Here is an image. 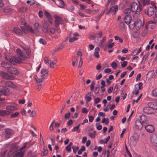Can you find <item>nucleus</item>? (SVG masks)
Returning a JSON list of instances; mask_svg holds the SVG:
<instances>
[{
	"instance_id": "nucleus-25",
	"label": "nucleus",
	"mask_w": 157,
	"mask_h": 157,
	"mask_svg": "<svg viewBox=\"0 0 157 157\" xmlns=\"http://www.w3.org/2000/svg\"><path fill=\"white\" fill-rule=\"evenodd\" d=\"M141 51V48H139L135 49L132 52V55L133 56H135L140 53Z\"/></svg>"
},
{
	"instance_id": "nucleus-36",
	"label": "nucleus",
	"mask_w": 157,
	"mask_h": 157,
	"mask_svg": "<svg viewBox=\"0 0 157 157\" xmlns=\"http://www.w3.org/2000/svg\"><path fill=\"white\" fill-rule=\"evenodd\" d=\"M143 6H145L146 5L149 4V0H140Z\"/></svg>"
},
{
	"instance_id": "nucleus-39",
	"label": "nucleus",
	"mask_w": 157,
	"mask_h": 157,
	"mask_svg": "<svg viewBox=\"0 0 157 157\" xmlns=\"http://www.w3.org/2000/svg\"><path fill=\"white\" fill-rule=\"evenodd\" d=\"M119 27L120 29L123 30L125 28V24L123 22H121L119 24Z\"/></svg>"
},
{
	"instance_id": "nucleus-30",
	"label": "nucleus",
	"mask_w": 157,
	"mask_h": 157,
	"mask_svg": "<svg viewBox=\"0 0 157 157\" xmlns=\"http://www.w3.org/2000/svg\"><path fill=\"white\" fill-rule=\"evenodd\" d=\"M8 115L6 110H0V116L5 117L6 116Z\"/></svg>"
},
{
	"instance_id": "nucleus-52",
	"label": "nucleus",
	"mask_w": 157,
	"mask_h": 157,
	"mask_svg": "<svg viewBox=\"0 0 157 157\" xmlns=\"http://www.w3.org/2000/svg\"><path fill=\"white\" fill-rule=\"evenodd\" d=\"M99 90H100V86H98L96 87L95 88V89L94 90V92L95 94H97L99 92Z\"/></svg>"
},
{
	"instance_id": "nucleus-34",
	"label": "nucleus",
	"mask_w": 157,
	"mask_h": 157,
	"mask_svg": "<svg viewBox=\"0 0 157 157\" xmlns=\"http://www.w3.org/2000/svg\"><path fill=\"white\" fill-rule=\"evenodd\" d=\"M24 154V152L20 151L16 153V155L18 157H23Z\"/></svg>"
},
{
	"instance_id": "nucleus-40",
	"label": "nucleus",
	"mask_w": 157,
	"mask_h": 157,
	"mask_svg": "<svg viewBox=\"0 0 157 157\" xmlns=\"http://www.w3.org/2000/svg\"><path fill=\"white\" fill-rule=\"evenodd\" d=\"M64 44H59V46L57 49L56 51H59V50H62L64 48Z\"/></svg>"
},
{
	"instance_id": "nucleus-50",
	"label": "nucleus",
	"mask_w": 157,
	"mask_h": 157,
	"mask_svg": "<svg viewBox=\"0 0 157 157\" xmlns=\"http://www.w3.org/2000/svg\"><path fill=\"white\" fill-rule=\"evenodd\" d=\"M39 42L40 43L43 45L45 44L46 43V40L42 38H41L40 39Z\"/></svg>"
},
{
	"instance_id": "nucleus-19",
	"label": "nucleus",
	"mask_w": 157,
	"mask_h": 157,
	"mask_svg": "<svg viewBox=\"0 0 157 157\" xmlns=\"http://www.w3.org/2000/svg\"><path fill=\"white\" fill-rule=\"evenodd\" d=\"M45 16L47 18L48 21L51 24L52 23L53 21L51 14L47 11H45L44 12Z\"/></svg>"
},
{
	"instance_id": "nucleus-48",
	"label": "nucleus",
	"mask_w": 157,
	"mask_h": 157,
	"mask_svg": "<svg viewBox=\"0 0 157 157\" xmlns=\"http://www.w3.org/2000/svg\"><path fill=\"white\" fill-rule=\"evenodd\" d=\"M73 60L72 61V64L73 66H74L75 64V62L76 61H78V58L74 56L73 59Z\"/></svg>"
},
{
	"instance_id": "nucleus-6",
	"label": "nucleus",
	"mask_w": 157,
	"mask_h": 157,
	"mask_svg": "<svg viewBox=\"0 0 157 157\" xmlns=\"http://www.w3.org/2000/svg\"><path fill=\"white\" fill-rule=\"evenodd\" d=\"M135 27L137 30H139L141 27L143 26L144 24V22L142 21L140 19H138L135 21Z\"/></svg>"
},
{
	"instance_id": "nucleus-7",
	"label": "nucleus",
	"mask_w": 157,
	"mask_h": 157,
	"mask_svg": "<svg viewBox=\"0 0 157 157\" xmlns=\"http://www.w3.org/2000/svg\"><path fill=\"white\" fill-rule=\"evenodd\" d=\"M143 112L146 114H152L154 113V109L150 106L146 107L143 109Z\"/></svg>"
},
{
	"instance_id": "nucleus-47",
	"label": "nucleus",
	"mask_w": 157,
	"mask_h": 157,
	"mask_svg": "<svg viewBox=\"0 0 157 157\" xmlns=\"http://www.w3.org/2000/svg\"><path fill=\"white\" fill-rule=\"evenodd\" d=\"M73 152L75 154L76 153L77 150H78L79 148L78 147H76L75 146H73L72 147Z\"/></svg>"
},
{
	"instance_id": "nucleus-23",
	"label": "nucleus",
	"mask_w": 157,
	"mask_h": 157,
	"mask_svg": "<svg viewBox=\"0 0 157 157\" xmlns=\"http://www.w3.org/2000/svg\"><path fill=\"white\" fill-rule=\"evenodd\" d=\"M5 86L7 87L15 88L16 86L11 81H7L5 82Z\"/></svg>"
},
{
	"instance_id": "nucleus-35",
	"label": "nucleus",
	"mask_w": 157,
	"mask_h": 157,
	"mask_svg": "<svg viewBox=\"0 0 157 157\" xmlns=\"http://www.w3.org/2000/svg\"><path fill=\"white\" fill-rule=\"evenodd\" d=\"M96 132L94 131L93 132H89L88 133V135L92 138H94L95 137Z\"/></svg>"
},
{
	"instance_id": "nucleus-43",
	"label": "nucleus",
	"mask_w": 157,
	"mask_h": 157,
	"mask_svg": "<svg viewBox=\"0 0 157 157\" xmlns=\"http://www.w3.org/2000/svg\"><path fill=\"white\" fill-rule=\"evenodd\" d=\"M71 116V113L68 112L66 113L64 116V118L65 119H68L70 118Z\"/></svg>"
},
{
	"instance_id": "nucleus-46",
	"label": "nucleus",
	"mask_w": 157,
	"mask_h": 157,
	"mask_svg": "<svg viewBox=\"0 0 157 157\" xmlns=\"http://www.w3.org/2000/svg\"><path fill=\"white\" fill-rule=\"evenodd\" d=\"M77 39H78V38L74 36L72 38H70L69 40V42H71V43L73 42L74 41L77 40Z\"/></svg>"
},
{
	"instance_id": "nucleus-12",
	"label": "nucleus",
	"mask_w": 157,
	"mask_h": 157,
	"mask_svg": "<svg viewBox=\"0 0 157 157\" xmlns=\"http://www.w3.org/2000/svg\"><path fill=\"white\" fill-rule=\"evenodd\" d=\"M44 62L46 64H48L50 65V67L51 68H53L54 67L55 63L49 60L47 57H45Z\"/></svg>"
},
{
	"instance_id": "nucleus-51",
	"label": "nucleus",
	"mask_w": 157,
	"mask_h": 157,
	"mask_svg": "<svg viewBox=\"0 0 157 157\" xmlns=\"http://www.w3.org/2000/svg\"><path fill=\"white\" fill-rule=\"evenodd\" d=\"M19 114V113L18 112H16L13 114H12L11 115V117L12 118L16 117H17Z\"/></svg>"
},
{
	"instance_id": "nucleus-54",
	"label": "nucleus",
	"mask_w": 157,
	"mask_h": 157,
	"mask_svg": "<svg viewBox=\"0 0 157 157\" xmlns=\"http://www.w3.org/2000/svg\"><path fill=\"white\" fill-rule=\"evenodd\" d=\"M101 89L103 88L105 86V81L104 80H102L101 82Z\"/></svg>"
},
{
	"instance_id": "nucleus-63",
	"label": "nucleus",
	"mask_w": 157,
	"mask_h": 157,
	"mask_svg": "<svg viewBox=\"0 0 157 157\" xmlns=\"http://www.w3.org/2000/svg\"><path fill=\"white\" fill-rule=\"evenodd\" d=\"M101 101L100 98H96L94 101V102L95 104H97L99 103Z\"/></svg>"
},
{
	"instance_id": "nucleus-38",
	"label": "nucleus",
	"mask_w": 157,
	"mask_h": 157,
	"mask_svg": "<svg viewBox=\"0 0 157 157\" xmlns=\"http://www.w3.org/2000/svg\"><path fill=\"white\" fill-rule=\"evenodd\" d=\"M30 28H31V27L30 26H25V29L23 31L24 33H27Z\"/></svg>"
},
{
	"instance_id": "nucleus-58",
	"label": "nucleus",
	"mask_w": 157,
	"mask_h": 157,
	"mask_svg": "<svg viewBox=\"0 0 157 157\" xmlns=\"http://www.w3.org/2000/svg\"><path fill=\"white\" fill-rule=\"evenodd\" d=\"M36 115V113L35 111H33L31 112L30 116L32 117H34Z\"/></svg>"
},
{
	"instance_id": "nucleus-60",
	"label": "nucleus",
	"mask_w": 157,
	"mask_h": 157,
	"mask_svg": "<svg viewBox=\"0 0 157 157\" xmlns=\"http://www.w3.org/2000/svg\"><path fill=\"white\" fill-rule=\"evenodd\" d=\"M111 66L113 68H116L117 67V64L115 62H113L111 63Z\"/></svg>"
},
{
	"instance_id": "nucleus-49",
	"label": "nucleus",
	"mask_w": 157,
	"mask_h": 157,
	"mask_svg": "<svg viewBox=\"0 0 157 157\" xmlns=\"http://www.w3.org/2000/svg\"><path fill=\"white\" fill-rule=\"evenodd\" d=\"M44 77H41V78H39L37 80H36V84H38L39 83H40L43 82L44 80Z\"/></svg>"
},
{
	"instance_id": "nucleus-42",
	"label": "nucleus",
	"mask_w": 157,
	"mask_h": 157,
	"mask_svg": "<svg viewBox=\"0 0 157 157\" xmlns=\"http://www.w3.org/2000/svg\"><path fill=\"white\" fill-rule=\"evenodd\" d=\"M102 123H105V124H107L109 123V119L108 118H106L105 117H104L102 118L101 121Z\"/></svg>"
},
{
	"instance_id": "nucleus-8",
	"label": "nucleus",
	"mask_w": 157,
	"mask_h": 157,
	"mask_svg": "<svg viewBox=\"0 0 157 157\" xmlns=\"http://www.w3.org/2000/svg\"><path fill=\"white\" fill-rule=\"evenodd\" d=\"M135 127L138 130H141L143 128V125H145L139 120H136L135 121Z\"/></svg>"
},
{
	"instance_id": "nucleus-59",
	"label": "nucleus",
	"mask_w": 157,
	"mask_h": 157,
	"mask_svg": "<svg viewBox=\"0 0 157 157\" xmlns=\"http://www.w3.org/2000/svg\"><path fill=\"white\" fill-rule=\"evenodd\" d=\"M97 129L98 130H100L102 129V126L101 125H99L98 124H96Z\"/></svg>"
},
{
	"instance_id": "nucleus-32",
	"label": "nucleus",
	"mask_w": 157,
	"mask_h": 157,
	"mask_svg": "<svg viewBox=\"0 0 157 157\" xmlns=\"http://www.w3.org/2000/svg\"><path fill=\"white\" fill-rule=\"evenodd\" d=\"M114 39L115 40H119L120 43H122L123 42V39L119 37L118 36H114Z\"/></svg>"
},
{
	"instance_id": "nucleus-45",
	"label": "nucleus",
	"mask_w": 157,
	"mask_h": 157,
	"mask_svg": "<svg viewBox=\"0 0 157 157\" xmlns=\"http://www.w3.org/2000/svg\"><path fill=\"white\" fill-rule=\"evenodd\" d=\"M148 55L147 54H145L142 58V60L141 61V63H144L146 60L147 57H148Z\"/></svg>"
},
{
	"instance_id": "nucleus-21",
	"label": "nucleus",
	"mask_w": 157,
	"mask_h": 157,
	"mask_svg": "<svg viewBox=\"0 0 157 157\" xmlns=\"http://www.w3.org/2000/svg\"><path fill=\"white\" fill-rule=\"evenodd\" d=\"M132 18V17L130 15H126L124 18L125 22L127 25H128L131 22Z\"/></svg>"
},
{
	"instance_id": "nucleus-9",
	"label": "nucleus",
	"mask_w": 157,
	"mask_h": 157,
	"mask_svg": "<svg viewBox=\"0 0 157 157\" xmlns=\"http://www.w3.org/2000/svg\"><path fill=\"white\" fill-rule=\"evenodd\" d=\"M138 140V138L137 137L135 136H131L130 139V143L131 145L135 146Z\"/></svg>"
},
{
	"instance_id": "nucleus-4",
	"label": "nucleus",
	"mask_w": 157,
	"mask_h": 157,
	"mask_svg": "<svg viewBox=\"0 0 157 157\" xmlns=\"http://www.w3.org/2000/svg\"><path fill=\"white\" fill-rule=\"evenodd\" d=\"M145 13L149 17L152 16L154 13V10L153 7L149 6L146 9Z\"/></svg>"
},
{
	"instance_id": "nucleus-27",
	"label": "nucleus",
	"mask_w": 157,
	"mask_h": 157,
	"mask_svg": "<svg viewBox=\"0 0 157 157\" xmlns=\"http://www.w3.org/2000/svg\"><path fill=\"white\" fill-rule=\"evenodd\" d=\"M91 94L92 93H90L86 96L85 99L86 101V102L87 103H88L92 99L91 97Z\"/></svg>"
},
{
	"instance_id": "nucleus-15",
	"label": "nucleus",
	"mask_w": 157,
	"mask_h": 157,
	"mask_svg": "<svg viewBox=\"0 0 157 157\" xmlns=\"http://www.w3.org/2000/svg\"><path fill=\"white\" fill-rule=\"evenodd\" d=\"M118 10L117 6H112L109 9V10L107 13H112L114 14Z\"/></svg>"
},
{
	"instance_id": "nucleus-37",
	"label": "nucleus",
	"mask_w": 157,
	"mask_h": 157,
	"mask_svg": "<svg viewBox=\"0 0 157 157\" xmlns=\"http://www.w3.org/2000/svg\"><path fill=\"white\" fill-rule=\"evenodd\" d=\"M102 33L101 31H100L98 33H96L95 34V36L96 38H99L102 37Z\"/></svg>"
},
{
	"instance_id": "nucleus-28",
	"label": "nucleus",
	"mask_w": 157,
	"mask_h": 157,
	"mask_svg": "<svg viewBox=\"0 0 157 157\" xmlns=\"http://www.w3.org/2000/svg\"><path fill=\"white\" fill-rule=\"evenodd\" d=\"M1 66L5 68H9L10 67L11 65L8 63H6L5 61H2L1 64Z\"/></svg>"
},
{
	"instance_id": "nucleus-17",
	"label": "nucleus",
	"mask_w": 157,
	"mask_h": 157,
	"mask_svg": "<svg viewBox=\"0 0 157 157\" xmlns=\"http://www.w3.org/2000/svg\"><path fill=\"white\" fill-rule=\"evenodd\" d=\"M49 25L47 22H45L43 25V31L46 33H49L48 27Z\"/></svg>"
},
{
	"instance_id": "nucleus-29",
	"label": "nucleus",
	"mask_w": 157,
	"mask_h": 157,
	"mask_svg": "<svg viewBox=\"0 0 157 157\" xmlns=\"http://www.w3.org/2000/svg\"><path fill=\"white\" fill-rule=\"evenodd\" d=\"M48 71L45 69H42L41 71V73L42 75L41 77H45L46 76V75L48 74Z\"/></svg>"
},
{
	"instance_id": "nucleus-41",
	"label": "nucleus",
	"mask_w": 157,
	"mask_h": 157,
	"mask_svg": "<svg viewBox=\"0 0 157 157\" xmlns=\"http://www.w3.org/2000/svg\"><path fill=\"white\" fill-rule=\"evenodd\" d=\"M28 8L26 7H22L19 9V11L22 13H24L27 10Z\"/></svg>"
},
{
	"instance_id": "nucleus-57",
	"label": "nucleus",
	"mask_w": 157,
	"mask_h": 157,
	"mask_svg": "<svg viewBox=\"0 0 157 157\" xmlns=\"http://www.w3.org/2000/svg\"><path fill=\"white\" fill-rule=\"evenodd\" d=\"M65 149L69 152H70L71 151V147L67 145V146H66Z\"/></svg>"
},
{
	"instance_id": "nucleus-61",
	"label": "nucleus",
	"mask_w": 157,
	"mask_h": 157,
	"mask_svg": "<svg viewBox=\"0 0 157 157\" xmlns=\"http://www.w3.org/2000/svg\"><path fill=\"white\" fill-rule=\"evenodd\" d=\"M82 58L81 57L80 58V60H79V64H78V67L79 68H81L82 64Z\"/></svg>"
},
{
	"instance_id": "nucleus-31",
	"label": "nucleus",
	"mask_w": 157,
	"mask_h": 157,
	"mask_svg": "<svg viewBox=\"0 0 157 157\" xmlns=\"http://www.w3.org/2000/svg\"><path fill=\"white\" fill-rule=\"evenodd\" d=\"M135 21H131L130 24H129V28L131 29H133L134 27L135 26Z\"/></svg>"
},
{
	"instance_id": "nucleus-18",
	"label": "nucleus",
	"mask_w": 157,
	"mask_h": 157,
	"mask_svg": "<svg viewBox=\"0 0 157 157\" xmlns=\"http://www.w3.org/2000/svg\"><path fill=\"white\" fill-rule=\"evenodd\" d=\"M140 122L145 125L148 123L147 117L144 115H142L140 117Z\"/></svg>"
},
{
	"instance_id": "nucleus-33",
	"label": "nucleus",
	"mask_w": 157,
	"mask_h": 157,
	"mask_svg": "<svg viewBox=\"0 0 157 157\" xmlns=\"http://www.w3.org/2000/svg\"><path fill=\"white\" fill-rule=\"evenodd\" d=\"M151 94L153 96L157 98V88L152 90Z\"/></svg>"
},
{
	"instance_id": "nucleus-2",
	"label": "nucleus",
	"mask_w": 157,
	"mask_h": 157,
	"mask_svg": "<svg viewBox=\"0 0 157 157\" xmlns=\"http://www.w3.org/2000/svg\"><path fill=\"white\" fill-rule=\"evenodd\" d=\"M131 8L132 13H135L133 15L134 17L138 16L140 14V11L142 10V6L140 3L133 2L131 5Z\"/></svg>"
},
{
	"instance_id": "nucleus-44",
	"label": "nucleus",
	"mask_w": 157,
	"mask_h": 157,
	"mask_svg": "<svg viewBox=\"0 0 157 157\" xmlns=\"http://www.w3.org/2000/svg\"><path fill=\"white\" fill-rule=\"evenodd\" d=\"M132 12L131 9L129 8L127 9L125 11L124 13L126 15H128L129 14L131 13Z\"/></svg>"
},
{
	"instance_id": "nucleus-14",
	"label": "nucleus",
	"mask_w": 157,
	"mask_h": 157,
	"mask_svg": "<svg viewBox=\"0 0 157 157\" xmlns=\"http://www.w3.org/2000/svg\"><path fill=\"white\" fill-rule=\"evenodd\" d=\"M5 132L6 133V137L7 139L10 138L11 136L13 133V131L9 128L6 129Z\"/></svg>"
},
{
	"instance_id": "nucleus-24",
	"label": "nucleus",
	"mask_w": 157,
	"mask_h": 157,
	"mask_svg": "<svg viewBox=\"0 0 157 157\" xmlns=\"http://www.w3.org/2000/svg\"><path fill=\"white\" fill-rule=\"evenodd\" d=\"M149 106L151 107L153 109L157 110V103L155 102H151L148 103Z\"/></svg>"
},
{
	"instance_id": "nucleus-13",
	"label": "nucleus",
	"mask_w": 157,
	"mask_h": 157,
	"mask_svg": "<svg viewBox=\"0 0 157 157\" xmlns=\"http://www.w3.org/2000/svg\"><path fill=\"white\" fill-rule=\"evenodd\" d=\"M55 18L54 22L55 27H58L60 24H62L63 23V21L60 17L57 16L55 17Z\"/></svg>"
},
{
	"instance_id": "nucleus-22",
	"label": "nucleus",
	"mask_w": 157,
	"mask_h": 157,
	"mask_svg": "<svg viewBox=\"0 0 157 157\" xmlns=\"http://www.w3.org/2000/svg\"><path fill=\"white\" fill-rule=\"evenodd\" d=\"M13 32L18 36H21L23 33L19 29L14 27L13 30Z\"/></svg>"
},
{
	"instance_id": "nucleus-16",
	"label": "nucleus",
	"mask_w": 157,
	"mask_h": 157,
	"mask_svg": "<svg viewBox=\"0 0 157 157\" xmlns=\"http://www.w3.org/2000/svg\"><path fill=\"white\" fill-rule=\"evenodd\" d=\"M8 71L10 73L15 75L19 73L18 71L16 69L10 67L8 69Z\"/></svg>"
},
{
	"instance_id": "nucleus-5",
	"label": "nucleus",
	"mask_w": 157,
	"mask_h": 157,
	"mask_svg": "<svg viewBox=\"0 0 157 157\" xmlns=\"http://www.w3.org/2000/svg\"><path fill=\"white\" fill-rule=\"evenodd\" d=\"M150 140L152 145L157 147V134H152L151 136Z\"/></svg>"
},
{
	"instance_id": "nucleus-10",
	"label": "nucleus",
	"mask_w": 157,
	"mask_h": 157,
	"mask_svg": "<svg viewBox=\"0 0 157 157\" xmlns=\"http://www.w3.org/2000/svg\"><path fill=\"white\" fill-rule=\"evenodd\" d=\"M6 109L7 114L8 115L11 113L12 111L16 110L17 108L15 106L11 105L7 107Z\"/></svg>"
},
{
	"instance_id": "nucleus-11",
	"label": "nucleus",
	"mask_w": 157,
	"mask_h": 157,
	"mask_svg": "<svg viewBox=\"0 0 157 157\" xmlns=\"http://www.w3.org/2000/svg\"><path fill=\"white\" fill-rule=\"evenodd\" d=\"M8 90L4 86H0V95H6L7 94Z\"/></svg>"
},
{
	"instance_id": "nucleus-1",
	"label": "nucleus",
	"mask_w": 157,
	"mask_h": 157,
	"mask_svg": "<svg viewBox=\"0 0 157 157\" xmlns=\"http://www.w3.org/2000/svg\"><path fill=\"white\" fill-rule=\"evenodd\" d=\"M31 52L30 49L28 48L27 50H23L22 52L20 49H17L16 51L17 54L11 58L8 56H6L5 58L7 61L13 64L17 63H21L25 58H29V54Z\"/></svg>"
},
{
	"instance_id": "nucleus-3",
	"label": "nucleus",
	"mask_w": 157,
	"mask_h": 157,
	"mask_svg": "<svg viewBox=\"0 0 157 157\" xmlns=\"http://www.w3.org/2000/svg\"><path fill=\"white\" fill-rule=\"evenodd\" d=\"M0 75L2 77L8 80H13L15 78L14 77L13 75H9L8 73L3 71H1L0 72Z\"/></svg>"
},
{
	"instance_id": "nucleus-56",
	"label": "nucleus",
	"mask_w": 157,
	"mask_h": 157,
	"mask_svg": "<svg viewBox=\"0 0 157 157\" xmlns=\"http://www.w3.org/2000/svg\"><path fill=\"white\" fill-rule=\"evenodd\" d=\"M95 85L94 81H93L91 84L90 89L91 90H93L94 89V86Z\"/></svg>"
},
{
	"instance_id": "nucleus-55",
	"label": "nucleus",
	"mask_w": 157,
	"mask_h": 157,
	"mask_svg": "<svg viewBox=\"0 0 157 157\" xmlns=\"http://www.w3.org/2000/svg\"><path fill=\"white\" fill-rule=\"evenodd\" d=\"M72 132H75L76 131L78 133H79L80 132V130L79 129H77L76 128V126L74 127L72 130Z\"/></svg>"
},
{
	"instance_id": "nucleus-26",
	"label": "nucleus",
	"mask_w": 157,
	"mask_h": 157,
	"mask_svg": "<svg viewBox=\"0 0 157 157\" xmlns=\"http://www.w3.org/2000/svg\"><path fill=\"white\" fill-rule=\"evenodd\" d=\"M99 48L98 47H96L94 50V56L97 58H99Z\"/></svg>"
},
{
	"instance_id": "nucleus-53",
	"label": "nucleus",
	"mask_w": 157,
	"mask_h": 157,
	"mask_svg": "<svg viewBox=\"0 0 157 157\" xmlns=\"http://www.w3.org/2000/svg\"><path fill=\"white\" fill-rule=\"evenodd\" d=\"M135 88L136 89L135 90H134L132 92V93L133 94H135L136 96L139 93V90H137L136 88L135 87Z\"/></svg>"
},
{
	"instance_id": "nucleus-62",
	"label": "nucleus",
	"mask_w": 157,
	"mask_h": 157,
	"mask_svg": "<svg viewBox=\"0 0 157 157\" xmlns=\"http://www.w3.org/2000/svg\"><path fill=\"white\" fill-rule=\"evenodd\" d=\"M48 151L47 149L44 150V151H42V153L43 154L42 155L44 156L46 155L48 153Z\"/></svg>"
},
{
	"instance_id": "nucleus-20",
	"label": "nucleus",
	"mask_w": 157,
	"mask_h": 157,
	"mask_svg": "<svg viewBox=\"0 0 157 157\" xmlns=\"http://www.w3.org/2000/svg\"><path fill=\"white\" fill-rule=\"evenodd\" d=\"M146 130L148 132H152L154 130V126L151 125H148L145 127Z\"/></svg>"
},
{
	"instance_id": "nucleus-64",
	"label": "nucleus",
	"mask_w": 157,
	"mask_h": 157,
	"mask_svg": "<svg viewBox=\"0 0 157 157\" xmlns=\"http://www.w3.org/2000/svg\"><path fill=\"white\" fill-rule=\"evenodd\" d=\"M38 16L42 18L43 17V13L42 11L40 10L38 12Z\"/></svg>"
}]
</instances>
